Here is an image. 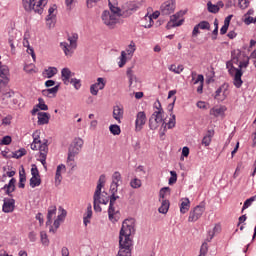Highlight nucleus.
Masks as SVG:
<instances>
[{"mask_svg":"<svg viewBox=\"0 0 256 256\" xmlns=\"http://www.w3.org/2000/svg\"><path fill=\"white\" fill-rule=\"evenodd\" d=\"M207 7H208V11L209 13H219V5H215L213 3H211V1H209L207 3Z\"/></svg>","mask_w":256,"mask_h":256,"instance_id":"38","label":"nucleus"},{"mask_svg":"<svg viewBox=\"0 0 256 256\" xmlns=\"http://www.w3.org/2000/svg\"><path fill=\"white\" fill-rule=\"evenodd\" d=\"M100 204H101V198L93 197L94 211L96 213H101L103 211Z\"/></svg>","mask_w":256,"mask_h":256,"instance_id":"30","label":"nucleus"},{"mask_svg":"<svg viewBox=\"0 0 256 256\" xmlns=\"http://www.w3.org/2000/svg\"><path fill=\"white\" fill-rule=\"evenodd\" d=\"M40 237H41L42 245H46V246L49 245V238H47V233L41 232Z\"/></svg>","mask_w":256,"mask_h":256,"instance_id":"55","label":"nucleus"},{"mask_svg":"<svg viewBox=\"0 0 256 256\" xmlns=\"http://www.w3.org/2000/svg\"><path fill=\"white\" fill-rule=\"evenodd\" d=\"M226 67L228 69L229 75H231V76L235 75V73H237V71H239V69L236 68L235 66H233V63H231V62H227Z\"/></svg>","mask_w":256,"mask_h":256,"instance_id":"39","label":"nucleus"},{"mask_svg":"<svg viewBox=\"0 0 256 256\" xmlns=\"http://www.w3.org/2000/svg\"><path fill=\"white\" fill-rule=\"evenodd\" d=\"M39 153H49V145L40 144Z\"/></svg>","mask_w":256,"mask_h":256,"instance_id":"62","label":"nucleus"},{"mask_svg":"<svg viewBox=\"0 0 256 256\" xmlns=\"http://www.w3.org/2000/svg\"><path fill=\"white\" fill-rule=\"evenodd\" d=\"M13 183H17V179L11 178L9 180L8 184H5L2 188L1 191H5V195H8V197H13V194H11V185Z\"/></svg>","mask_w":256,"mask_h":256,"instance_id":"22","label":"nucleus"},{"mask_svg":"<svg viewBox=\"0 0 256 256\" xmlns=\"http://www.w3.org/2000/svg\"><path fill=\"white\" fill-rule=\"evenodd\" d=\"M102 21L104 25L109 27V29H115V25H117L119 18L115 14H111L109 10H105L102 13Z\"/></svg>","mask_w":256,"mask_h":256,"instance_id":"5","label":"nucleus"},{"mask_svg":"<svg viewBox=\"0 0 256 256\" xmlns=\"http://www.w3.org/2000/svg\"><path fill=\"white\" fill-rule=\"evenodd\" d=\"M7 85H9V67L7 65H1L0 62V93Z\"/></svg>","mask_w":256,"mask_h":256,"instance_id":"7","label":"nucleus"},{"mask_svg":"<svg viewBox=\"0 0 256 256\" xmlns=\"http://www.w3.org/2000/svg\"><path fill=\"white\" fill-rule=\"evenodd\" d=\"M160 123H163V114L161 112H154L149 118V129L155 131Z\"/></svg>","mask_w":256,"mask_h":256,"instance_id":"8","label":"nucleus"},{"mask_svg":"<svg viewBox=\"0 0 256 256\" xmlns=\"http://www.w3.org/2000/svg\"><path fill=\"white\" fill-rule=\"evenodd\" d=\"M2 93V95H4V97H6L7 99H11V97H13L15 95V92L13 90H9L8 92H5V87L2 88L0 94Z\"/></svg>","mask_w":256,"mask_h":256,"instance_id":"50","label":"nucleus"},{"mask_svg":"<svg viewBox=\"0 0 256 256\" xmlns=\"http://www.w3.org/2000/svg\"><path fill=\"white\" fill-rule=\"evenodd\" d=\"M254 201H256V196H252V197L248 198L247 200H245L241 213H243V211H245V209H249V207H251V205L253 204Z\"/></svg>","mask_w":256,"mask_h":256,"instance_id":"36","label":"nucleus"},{"mask_svg":"<svg viewBox=\"0 0 256 256\" xmlns=\"http://www.w3.org/2000/svg\"><path fill=\"white\" fill-rule=\"evenodd\" d=\"M77 39H79V35L77 33L72 34V36L68 38L71 47H74V49H77Z\"/></svg>","mask_w":256,"mask_h":256,"instance_id":"37","label":"nucleus"},{"mask_svg":"<svg viewBox=\"0 0 256 256\" xmlns=\"http://www.w3.org/2000/svg\"><path fill=\"white\" fill-rule=\"evenodd\" d=\"M154 107L155 109L158 110V111H155L154 113L160 112V115H163L165 113V111L163 110V107H161V102L159 100L154 103Z\"/></svg>","mask_w":256,"mask_h":256,"instance_id":"53","label":"nucleus"},{"mask_svg":"<svg viewBox=\"0 0 256 256\" xmlns=\"http://www.w3.org/2000/svg\"><path fill=\"white\" fill-rule=\"evenodd\" d=\"M11 141H13L11 136H4L0 141V145H11Z\"/></svg>","mask_w":256,"mask_h":256,"instance_id":"54","label":"nucleus"},{"mask_svg":"<svg viewBox=\"0 0 256 256\" xmlns=\"http://www.w3.org/2000/svg\"><path fill=\"white\" fill-rule=\"evenodd\" d=\"M72 72L69 68H63L61 70V77L62 79H71Z\"/></svg>","mask_w":256,"mask_h":256,"instance_id":"41","label":"nucleus"},{"mask_svg":"<svg viewBox=\"0 0 256 256\" xmlns=\"http://www.w3.org/2000/svg\"><path fill=\"white\" fill-rule=\"evenodd\" d=\"M109 131L112 135H121V127L117 124H111L109 126Z\"/></svg>","mask_w":256,"mask_h":256,"instance_id":"35","label":"nucleus"},{"mask_svg":"<svg viewBox=\"0 0 256 256\" xmlns=\"http://www.w3.org/2000/svg\"><path fill=\"white\" fill-rule=\"evenodd\" d=\"M109 9L111 11L110 14L112 15H116L117 17H123V9L119 8V7H115V5H113V3H111V0H109Z\"/></svg>","mask_w":256,"mask_h":256,"instance_id":"21","label":"nucleus"},{"mask_svg":"<svg viewBox=\"0 0 256 256\" xmlns=\"http://www.w3.org/2000/svg\"><path fill=\"white\" fill-rule=\"evenodd\" d=\"M57 10V5H53L48 9V15L46 16V21H53L55 19V11Z\"/></svg>","mask_w":256,"mask_h":256,"instance_id":"34","label":"nucleus"},{"mask_svg":"<svg viewBox=\"0 0 256 256\" xmlns=\"http://www.w3.org/2000/svg\"><path fill=\"white\" fill-rule=\"evenodd\" d=\"M103 187H105L104 184H99V183H98L97 186H96V190H95V192H94L93 197L101 198V190L103 189Z\"/></svg>","mask_w":256,"mask_h":256,"instance_id":"47","label":"nucleus"},{"mask_svg":"<svg viewBox=\"0 0 256 256\" xmlns=\"http://www.w3.org/2000/svg\"><path fill=\"white\" fill-rule=\"evenodd\" d=\"M123 117V109L119 106H115L113 110V118L121 123V118Z\"/></svg>","mask_w":256,"mask_h":256,"instance_id":"24","label":"nucleus"},{"mask_svg":"<svg viewBox=\"0 0 256 256\" xmlns=\"http://www.w3.org/2000/svg\"><path fill=\"white\" fill-rule=\"evenodd\" d=\"M203 213H205V204L197 205L192 211H190L188 221L190 223H195V221L201 219Z\"/></svg>","mask_w":256,"mask_h":256,"instance_id":"6","label":"nucleus"},{"mask_svg":"<svg viewBox=\"0 0 256 256\" xmlns=\"http://www.w3.org/2000/svg\"><path fill=\"white\" fill-rule=\"evenodd\" d=\"M2 211L4 213H13V211H15V199H13V198H4Z\"/></svg>","mask_w":256,"mask_h":256,"instance_id":"12","label":"nucleus"},{"mask_svg":"<svg viewBox=\"0 0 256 256\" xmlns=\"http://www.w3.org/2000/svg\"><path fill=\"white\" fill-rule=\"evenodd\" d=\"M57 73V68L55 67H48V69H45L42 75H46L47 79H53L55 77V74Z\"/></svg>","mask_w":256,"mask_h":256,"instance_id":"27","label":"nucleus"},{"mask_svg":"<svg viewBox=\"0 0 256 256\" xmlns=\"http://www.w3.org/2000/svg\"><path fill=\"white\" fill-rule=\"evenodd\" d=\"M198 83H205V77L203 76V74H199L196 80H194V85H197Z\"/></svg>","mask_w":256,"mask_h":256,"instance_id":"59","label":"nucleus"},{"mask_svg":"<svg viewBox=\"0 0 256 256\" xmlns=\"http://www.w3.org/2000/svg\"><path fill=\"white\" fill-rule=\"evenodd\" d=\"M161 15H171L175 11V0H168L160 7Z\"/></svg>","mask_w":256,"mask_h":256,"instance_id":"9","label":"nucleus"},{"mask_svg":"<svg viewBox=\"0 0 256 256\" xmlns=\"http://www.w3.org/2000/svg\"><path fill=\"white\" fill-rule=\"evenodd\" d=\"M159 15H161V10H160V12L159 11H155L152 15H146L145 17H144V19L147 21V19H148V21H149V24L148 25H144L143 27L145 28V29H151L152 27H153V19H159Z\"/></svg>","mask_w":256,"mask_h":256,"instance_id":"18","label":"nucleus"},{"mask_svg":"<svg viewBox=\"0 0 256 256\" xmlns=\"http://www.w3.org/2000/svg\"><path fill=\"white\" fill-rule=\"evenodd\" d=\"M167 193H171V188L169 187H163L160 189V199H165V195H167Z\"/></svg>","mask_w":256,"mask_h":256,"instance_id":"49","label":"nucleus"},{"mask_svg":"<svg viewBox=\"0 0 256 256\" xmlns=\"http://www.w3.org/2000/svg\"><path fill=\"white\" fill-rule=\"evenodd\" d=\"M23 7L25 11L38 13V15H43V7L47 5V0H39L35 3V0H22Z\"/></svg>","mask_w":256,"mask_h":256,"instance_id":"2","label":"nucleus"},{"mask_svg":"<svg viewBox=\"0 0 256 256\" xmlns=\"http://www.w3.org/2000/svg\"><path fill=\"white\" fill-rule=\"evenodd\" d=\"M60 47L64 51L66 56L73 55V51L71 49H74V47H71V45H69V43L61 42Z\"/></svg>","mask_w":256,"mask_h":256,"instance_id":"26","label":"nucleus"},{"mask_svg":"<svg viewBox=\"0 0 256 256\" xmlns=\"http://www.w3.org/2000/svg\"><path fill=\"white\" fill-rule=\"evenodd\" d=\"M38 125H47L49 123V119H51V114L47 112H38Z\"/></svg>","mask_w":256,"mask_h":256,"instance_id":"16","label":"nucleus"},{"mask_svg":"<svg viewBox=\"0 0 256 256\" xmlns=\"http://www.w3.org/2000/svg\"><path fill=\"white\" fill-rule=\"evenodd\" d=\"M202 145L209 147L211 145V138L209 136H204L202 139Z\"/></svg>","mask_w":256,"mask_h":256,"instance_id":"61","label":"nucleus"},{"mask_svg":"<svg viewBox=\"0 0 256 256\" xmlns=\"http://www.w3.org/2000/svg\"><path fill=\"white\" fill-rule=\"evenodd\" d=\"M71 85L78 91V89H81V80L77 78L70 79Z\"/></svg>","mask_w":256,"mask_h":256,"instance_id":"44","label":"nucleus"},{"mask_svg":"<svg viewBox=\"0 0 256 256\" xmlns=\"http://www.w3.org/2000/svg\"><path fill=\"white\" fill-rule=\"evenodd\" d=\"M118 189H119V184L117 182H112L111 185H110L111 195L117 194Z\"/></svg>","mask_w":256,"mask_h":256,"instance_id":"52","label":"nucleus"},{"mask_svg":"<svg viewBox=\"0 0 256 256\" xmlns=\"http://www.w3.org/2000/svg\"><path fill=\"white\" fill-rule=\"evenodd\" d=\"M57 214V207L50 206L48 209L47 219H53V215Z\"/></svg>","mask_w":256,"mask_h":256,"instance_id":"45","label":"nucleus"},{"mask_svg":"<svg viewBox=\"0 0 256 256\" xmlns=\"http://www.w3.org/2000/svg\"><path fill=\"white\" fill-rule=\"evenodd\" d=\"M169 71H172V73H176L179 75L183 71V65H179L178 67L175 64L170 65Z\"/></svg>","mask_w":256,"mask_h":256,"instance_id":"42","label":"nucleus"},{"mask_svg":"<svg viewBox=\"0 0 256 256\" xmlns=\"http://www.w3.org/2000/svg\"><path fill=\"white\" fill-rule=\"evenodd\" d=\"M202 31H210L211 30V24L209 21H201L200 23L197 24Z\"/></svg>","mask_w":256,"mask_h":256,"instance_id":"40","label":"nucleus"},{"mask_svg":"<svg viewBox=\"0 0 256 256\" xmlns=\"http://www.w3.org/2000/svg\"><path fill=\"white\" fill-rule=\"evenodd\" d=\"M125 63H127V53L125 51L121 52L120 62L118 63L119 67H125Z\"/></svg>","mask_w":256,"mask_h":256,"instance_id":"43","label":"nucleus"},{"mask_svg":"<svg viewBox=\"0 0 256 256\" xmlns=\"http://www.w3.org/2000/svg\"><path fill=\"white\" fill-rule=\"evenodd\" d=\"M145 123H147V115L143 111L138 112L135 121L136 131H141Z\"/></svg>","mask_w":256,"mask_h":256,"instance_id":"11","label":"nucleus"},{"mask_svg":"<svg viewBox=\"0 0 256 256\" xmlns=\"http://www.w3.org/2000/svg\"><path fill=\"white\" fill-rule=\"evenodd\" d=\"M121 181V173L119 171H116L112 175V183H118Z\"/></svg>","mask_w":256,"mask_h":256,"instance_id":"51","label":"nucleus"},{"mask_svg":"<svg viewBox=\"0 0 256 256\" xmlns=\"http://www.w3.org/2000/svg\"><path fill=\"white\" fill-rule=\"evenodd\" d=\"M227 111V108L225 106H220L219 108H212L210 109V115H213L214 117H219V115H223Z\"/></svg>","mask_w":256,"mask_h":256,"instance_id":"25","label":"nucleus"},{"mask_svg":"<svg viewBox=\"0 0 256 256\" xmlns=\"http://www.w3.org/2000/svg\"><path fill=\"white\" fill-rule=\"evenodd\" d=\"M170 117L171 118L169 119L168 123L165 122V119H163V121L161 122L162 125H161L160 129H162V131H167V128L168 129H173L175 127V125H176V116H175V114H170Z\"/></svg>","mask_w":256,"mask_h":256,"instance_id":"14","label":"nucleus"},{"mask_svg":"<svg viewBox=\"0 0 256 256\" xmlns=\"http://www.w3.org/2000/svg\"><path fill=\"white\" fill-rule=\"evenodd\" d=\"M39 185H41V176H32L30 178V187L35 189V187H39Z\"/></svg>","mask_w":256,"mask_h":256,"instance_id":"31","label":"nucleus"},{"mask_svg":"<svg viewBox=\"0 0 256 256\" xmlns=\"http://www.w3.org/2000/svg\"><path fill=\"white\" fill-rule=\"evenodd\" d=\"M241 77H243V70L239 69L237 73L234 74V85L237 89L241 88V85H243Z\"/></svg>","mask_w":256,"mask_h":256,"instance_id":"20","label":"nucleus"},{"mask_svg":"<svg viewBox=\"0 0 256 256\" xmlns=\"http://www.w3.org/2000/svg\"><path fill=\"white\" fill-rule=\"evenodd\" d=\"M130 186L132 189H139V187H141V181L138 178H134L131 180Z\"/></svg>","mask_w":256,"mask_h":256,"instance_id":"48","label":"nucleus"},{"mask_svg":"<svg viewBox=\"0 0 256 256\" xmlns=\"http://www.w3.org/2000/svg\"><path fill=\"white\" fill-rule=\"evenodd\" d=\"M27 181V175L25 174V168L22 167V171L19 172V189H25V182Z\"/></svg>","mask_w":256,"mask_h":256,"instance_id":"23","label":"nucleus"},{"mask_svg":"<svg viewBox=\"0 0 256 256\" xmlns=\"http://www.w3.org/2000/svg\"><path fill=\"white\" fill-rule=\"evenodd\" d=\"M27 155V150L25 148H20L18 151L12 153L13 159H21Z\"/></svg>","mask_w":256,"mask_h":256,"instance_id":"32","label":"nucleus"},{"mask_svg":"<svg viewBox=\"0 0 256 256\" xmlns=\"http://www.w3.org/2000/svg\"><path fill=\"white\" fill-rule=\"evenodd\" d=\"M11 119H13L12 115H8L2 119V125H11Z\"/></svg>","mask_w":256,"mask_h":256,"instance_id":"60","label":"nucleus"},{"mask_svg":"<svg viewBox=\"0 0 256 256\" xmlns=\"http://www.w3.org/2000/svg\"><path fill=\"white\" fill-rule=\"evenodd\" d=\"M141 2H136V1H130L125 3L122 6V14L123 17H131V14L135 13V11L141 9Z\"/></svg>","mask_w":256,"mask_h":256,"instance_id":"4","label":"nucleus"},{"mask_svg":"<svg viewBox=\"0 0 256 256\" xmlns=\"http://www.w3.org/2000/svg\"><path fill=\"white\" fill-rule=\"evenodd\" d=\"M126 75L129 79V87H131V85H133V82L137 81V76H135V74H133L132 68L127 69Z\"/></svg>","mask_w":256,"mask_h":256,"instance_id":"33","label":"nucleus"},{"mask_svg":"<svg viewBox=\"0 0 256 256\" xmlns=\"http://www.w3.org/2000/svg\"><path fill=\"white\" fill-rule=\"evenodd\" d=\"M65 171V165L60 164L56 168V174H55V185L58 187V185H61V181H63V176L61 175V171Z\"/></svg>","mask_w":256,"mask_h":256,"instance_id":"17","label":"nucleus"},{"mask_svg":"<svg viewBox=\"0 0 256 256\" xmlns=\"http://www.w3.org/2000/svg\"><path fill=\"white\" fill-rule=\"evenodd\" d=\"M117 194H111L110 197V204L109 207H115V202L117 199H119V196H116Z\"/></svg>","mask_w":256,"mask_h":256,"instance_id":"58","label":"nucleus"},{"mask_svg":"<svg viewBox=\"0 0 256 256\" xmlns=\"http://www.w3.org/2000/svg\"><path fill=\"white\" fill-rule=\"evenodd\" d=\"M191 205V202L189 201V198H185V201H183L180 205V212L185 214L189 211V207Z\"/></svg>","mask_w":256,"mask_h":256,"instance_id":"29","label":"nucleus"},{"mask_svg":"<svg viewBox=\"0 0 256 256\" xmlns=\"http://www.w3.org/2000/svg\"><path fill=\"white\" fill-rule=\"evenodd\" d=\"M244 23L245 25H251V23H255V18L251 16H245Z\"/></svg>","mask_w":256,"mask_h":256,"instance_id":"63","label":"nucleus"},{"mask_svg":"<svg viewBox=\"0 0 256 256\" xmlns=\"http://www.w3.org/2000/svg\"><path fill=\"white\" fill-rule=\"evenodd\" d=\"M128 55H133L135 53V44H130L126 50Z\"/></svg>","mask_w":256,"mask_h":256,"instance_id":"64","label":"nucleus"},{"mask_svg":"<svg viewBox=\"0 0 256 256\" xmlns=\"http://www.w3.org/2000/svg\"><path fill=\"white\" fill-rule=\"evenodd\" d=\"M61 84H58L52 88H48V89H45V90H42V95L44 97H51V95L53 97H56L57 93H59V87H60Z\"/></svg>","mask_w":256,"mask_h":256,"instance_id":"19","label":"nucleus"},{"mask_svg":"<svg viewBox=\"0 0 256 256\" xmlns=\"http://www.w3.org/2000/svg\"><path fill=\"white\" fill-rule=\"evenodd\" d=\"M169 205V200H162V204L158 209L159 213H162V215H166V213L169 211Z\"/></svg>","mask_w":256,"mask_h":256,"instance_id":"28","label":"nucleus"},{"mask_svg":"<svg viewBox=\"0 0 256 256\" xmlns=\"http://www.w3.org/2000/svg\"><path fill=\"white\" fill-rule=\"evenodd\" d=\"M31 175L32 177H41L39 174V169L37 168V165L33 164L31 168Z\"/></svg>","mask_w":256,"mask_h":256,"instance_id":"56","label":"nucleus"},{"mask_svg":"<svg viewBox=\"0 0 256 256\" xmlns=\"http://www.w3.org/2000/svg\"><path fill=\"white\" fill-rule=\"evenodd\" d=\"M171 177L169 178V185H175L177 183V172L175 171H170Z\"/></svg>","mask_w":256,"mask_h":256,"instance_id":"46","label":"nucleus"},{"mask_svg":"<svg viewBox=\"0 0 256 256\" xmlns=\"http://www.w3.org/2000/svg\"><path fill=\"white\" fill-rule=\"evenodd\" d=\"M208 247H207V242H204L200 248V254L199 256H205L207 255Z\"/></svg>","mask_w":256,"mask_h":256,"instance_id":"57","label":"nucleus"},{"mask_svg":"<svg viewBox=\"0 0 256 256\" xmlns=\"http://www.w3.org/2000/svg\"><path fill=\"white\" fill-rule=\"evenodd\" d=\"M83 149V139L75 138L68 148L67 162L75 161V156L81 153Z\"/></svg>","mask_w":256,"mask_h":256,"instance_id":"3","label":"nucleus"},{"mask_svg":"<svg viewBox=\"0 0 256 256\" xmlns=\"http://www.w3.org/2000/svg\"><path fill=\"white\" fill-rule=\"evenodd\" d=\"M119 210L115 211V206H109L108 207V219L112 223H117L119 221Z\"/></svg>","mask_w":256,"mask_h":256,"instance_id":"15","label":"nucleus"},{"mask_svg":"<svg viewBox=\"0 0 256 256\" xmlns=\"http://www.w3.org/2000/svg\"><path fill=\"white\" fill-rule=\"evenodd\" d=\"M178 19L179 18L176 16V14L170 16V21L167 23L166 29H173V27H181V25H183V23H185V20L180 19L178 21Z\"/></svg>","mask_w":256,"mask_h":256,"instance_id":"13","label":"nucleus"},{"mask_svg":"<svg viewBox=\"0 0 256 256\" xmlns=\"http://www.w3.org/2000/svg\"><path fill=\"white\" fill-rule=\"evenodd\" d=\"M135 234V225L129 219L122 222V227L119 233V251L117 256H131V247L133 240L131 236Z\"/></svg>","mask_w":256,"mask_h":256,"instance_id":"1","label":"nucleus"},{"mask_svg":"<svg viewBox=\"0 0 256 256\" xmlns=\"http://www.w3.org/2000/svg\"><path fill=\"white\" fill-rule=\"evenodd\" d=\"M105 89V79L104 78H98L97 83H94L90 86V93L91 95H98L99 90Z\"/></svg>","mask_w":256,"mask_h":256,"instance_id":"10","label":"nucleus"}]
</instances>
